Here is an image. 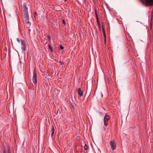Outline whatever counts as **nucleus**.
<instances>
[{
	"instance_id": "f257e3e1",
	"label": "nucleus",
	"mask_w": 153,
	"mask_h": 153,
	"mask_svg": "<svg viewBox=\"0 0 153 153\" xmlns=\"http://www.w3.org/2000/svg\"><path fill=\"white\" fill-rule=\"evenodd\" d=\"M21 7L23 10L24 16H26V17L27 18L29 15L27 10L28 8L26 6V4L25 3L22 6H21Z\"/></svg>"
},
{
	"instance_id": "f03ea898",
	"label": "nucleus",
	"mask_w": 153,
	"mask_h": 153,
	"mask_svg": "<svg viewBox=\"0 0 153 153\" xmlns=\"http://www.w3.org/2000/svg\"><path fill=\"white\" fill-rule=\"evenodd\" d=\"M110 146L111 149L113 150H115L116 148V142L114 140L111 141L109 142Z\"/></svg>"
},
{
	"instance_id": "7ed1b4c3",
	"label": "nucleus",
	"mask_w": 153,
	"mask_h": 153,
	"mask_svg": "<svg viewBox=\"0 0 153 153\" xmlns=\"http://www.w3.org/2000/svg\"><path fill=\"white\" fill-rule=\"evenodd\" d=\"M110 118V117L108 115H105L104 118V125L107 126L108 125V121Z\"/></svg>"
},
{
	"instance_id": "20e7f679",
	"label": "nucleus",
	"mask_w": 153,
	"mask_h": 153,
	"mask_svg": "<svg viewBox=\"0 0 153 153\" xmlns=\"http://www.w3.org/2000/svg\"><path fill=\"white\" fill-rule=\"evenodd\" d=\"M36 78V71L35 70L33 71V81L35 84H36L37 83Z\"/></svg>"
},
{
	"instance_id": "39448f33",
	"label": "nucleus",
	"mask_w": 153,
	"mask_h": 153,
	"mask_svg": "<svg viewBox=\"0 0 153 153\" xmlns=\"http://www.w3.org/2000/svg\"><path fill=\"white\" fill-rule=\"evenodd\" d=\"M145 1L147 6L153 5V0H145Z\"/></svg>"
},
{
	"instance_id": "423d86ee",
	"label": "nucleus",
	"mask_w": 153,
	"mask_h": 153,
	"mask_svg": "<svg viewBox=\"0 0 153 153\" xmlns=\"http://www.w3.org/2000/svg\"><path fill=\"white\" fill-rule=\"evenodd\" d=\"M78 93L80 97H81L83 95V91L81 90L80 88H78L77 89Z\"/></svg>"
},
{
	"instance_id": "0eeeda50",
	"label": "nucleus",
	"mask_w": 153,
	"mask_h": 153,
	"mask_svg": "<svg viewBox=\"0 0 153 153\" xmlns=\"http://www.w3.org/2000/svg\"><path fill=\"white\" fill-rule=\"evenodd\" d=\"M26 43H25L24 44L21 45V49L22 50V51H24L25 53V51L26 50Z\"/></svg>"
},
{
	"instance_id": "6e6552de",
	"label": "nucleus",
	"mask_w": 153,
	"mask_h": 153,
	"mask_svg": "<svg viewBox=\"0 0 153 153\" xmlns=\"http://www.w3.org/2000/svg\"><path fill=\"white\" fill-rule=\"evenodd\" d=\"M104 27V26H103V25L102 24V32L104 37V39L105 40L106 39V34L105 33V30Z\"/></svg>"
},
{
	"instance_id": "1a4fd4ad",
	"label": "nucleus",
	"mask_w": 153,
	"mask_h": 153,
	"mask_svg": "<svg viewBox=\"0 0 153 153\" xmlns=\"http://www.w3.org/2000/svg\"><path fill=\"white\" fill-rule=\"evenodd\" d=\"M24 17H25V22L26 23H29V15H28L27 18L26 17V16H24Z\"/></svg>"
},
{
	"instance_id": "9d476101",
	"label": "nucleus",
	"mask_w": 153,
	"mask_h": 153,
	"mask_svg": "<svg viewBox=\"0 0 153 153\" xmlns=\"http://www.w3.org/2000/svg\"><path fill=\"white\" fill-rule=\"evenodd\" d=\"M51 136L52 137H53V135L54 132V127L53 126H52V128L51 129Z\"/></svg>"
},
{
	"instance_id": "9b49d317",
	"label": "nucleus",
	"mask_w": 153,
	"mask_h": 153,
	"mask_svg": "<svg viewBox=\"0 0 153 153\" xmlns=\"http://www.w3.org/2000/svg\"><path fill=\"white\" fill-rule=\"evenodd\" d=\"M48 48L50 49V51L51 53H53V49L52 47L50 45H48Z\"/></svg>"
},
{
	"instance_id": "f8f14e48",
	"label": "nucleus",
	"mask_w": 153,
	"mask_h": 153,
	"mask_svg": "<svg viewBox=\"0 0 153 153\" xmlns=\"http://www.w3.org/2000/svg\"><path fill=\"white\" fill-rule=\"evenodd\" d=\"M94 11H95V14L96 15L97 20H98L99 19V18H98V15H97V11L96 10H95Z\"/></svg>"
},
{
	"instance_id": "ddd939ff",
	"label": "nucleus",
	"mask_w": 153,
	"mask_h": 153,
	"mask_svg": "<svg viewBox=\"0 0 153 153\" xmlns=\"http://www.w3.org/2000/svg\"><path fill=\"white\" fill-rule=\"evenodd\" d=\"M153 20H151V21L150 23V27L151 28V29H152V23H153Z\"/></svg>"
},
{
	"instance_id": "4468645a",
	"label": "nucleus",
	"mask_w": 153,
	"mask_h": 153,
	"mask_svg": "<svg viewBox=\"0 0 153 153\" xmlns=\"http://www.w3.org/2000/svg\"><path fill=\"white\" fill-rule=\"evenodd\" d=\"M21 45H22L25 43V41L24 40L21 39Z\"/></svg>"
},
{
	"instance_id": "2eb2a0df",
	"label": "nucleus",
	"mask_w": 153,
	"mask_h": 153,
	"mask_svg": "<svg viewBox=\"0 0 153 153\" xmlns=\"http://www.w3.org/2000/svg\"><path fill=\"white\" fill-rule=\"evenodd\" d=\"M97 22L98 25V27H99V28H100V27H101V25H100V24L99 23V19L98 20H97Z\"/></svg>"
},
{
	"instance_id": "dca6fc26",
	"label": "nucleus",
	"mask_w": 153,
	"mask_h": 153,
	"mask_svg": "<svg viewBox=\"0 0 153 153\" xmlns=\"http://www.w3.org/2000/svg\"><path fill=\"white\" fill-rule=\"evenodd\" d=\"M48 38L49 40V41L50 42H51V37L49 35H47Z\"/></svg>"
},
{
	"instance_id": "f3484780",
	"label": "nucleus",
	"mask_w": 153,
	"mask_h": 153,
	"mask_svg": "<svg viewBox=\"0 0 153 153\" xmlns=\"http://www.w3.org/2000/svg\"><path fill=\"white\" fill-rule=\"evenodd\" d=\"M88 147L87 146L86 144H85L84 147V150H86L88 149Z\"/></svg>"
},
{
	"instance_id": "a211bd4d",
	"label": "nucleus",
	"mask_w": 153,
	"mask_h": 153,
	"mask_svg": "<svg viewBox=\"0 0 153 153\" xmlns=\"http://www.w3.org/2000/svg\"><path fill=\"white\" fill-rule=\"evenodd\" d=\"M59 47L61 50H62L64 49V47L61 45H59Z\"/></svg>"
},
{
	"instance_id": "6ab92c4d",
	"label": "nucleus",
	"mask_w": 153,
	"mask_h": 153,
	"mask_svg": "<svg viewBox=\"0 0 153 153\" xmlns=\"http://www.w3.org/2000/svg\"><path fill=\"white\" fill-rule=\"evenodd\" d=\"M153 14H151V20H153Z\"/></svg>"
},
{
	"instance_id": "aec40b11",
	"label": "nucleus",
	"mask_w": 153,
	"mask_h": 153,
	"mask_svg": "<svg viewBox=\"0 0 153 153\" xmlns=\"http://www.w3.org/2000/svg\"><path fill=\"white\" fill-rule=\"evenodd\" d=\"M62 23V24H63L64 25H65V21L63 19Z\"/></svg>"
},
{
	"instance_id": "412c9836",
	"label": "nucleus",
	"mask_w": 153,
	"mask_h": 153,
	"mask_svg": "<svg viewBox=\"0 0 153 153\" xmlns=\"http://www.w3.org/2000/svg\"><path fill=\"white\" fill-rule=\"evenodd\" d=\"M8 153H10V147H9L8 149Z\"/></svg>"
},
{
	"instance_id": "4be33fe9",
	"label": "nucleus",
	"mask_w": 153,
	"mask_h": 153,
	"mask_svg": "<svg viewBox=\"0 0 153 153\" xmlns=\"http://www.w3.org/2000/svg\"><path fill=\"white\" fill-rule=\"evenodd\" d=\"M17 40L18 41V42L19 43L20 42H21V39H20L19 38H18L17 39Z\"/></svg>"
},
{
	"instance_id": "5701e85b",
	"label": "nucleus",
	"mask_w": 153,
	"mask_h": 153,
	"mask_svg": "<svg viewBox=\"0 0 153 153\" xmlns=\"http://www.w3.org/2000/svg\"><path fill=\"white\" fill-rule=\"evenodd\" d=\"M59 62L60 63L61 65H62L64 64V62L61 61V60L59 61Z\"/></svg>"
},
{
	"instance_id": "b1692460",
	"label": "nucleus",
	"mask_w": 153,
	"mask_h": 153,
	"mask_svg": "<svg viewBox=\"0 0 153 153\" xmlns=\"http://www.w3.org/2000/svg\"><path fill=\"white\" fill-rule=\"evenodd\" d=\"M3 153H6L5 152V149L4 148V150H3Z\"/></svg>"
},
{
	"instance_id": "393cba45",
	"label": "nucleus",
	"mask_w": 153,
	"mask_h": 153,
	"mask_svg": "<svg viewBox=\"0 0 153 153\" xmlns=\"http://www.w3.org/2000/svg\"><path fill=\"white\" fill-rule=\"evenodd\" d=\"M72 108H73V109H74V106H72Z\"/></svg>"
},
{
	"instance_id": "a878e982",
	"label": "nucleus",
	"mask_w": 153,
	"mask_h": 153,
	"mask_svg": "<svg viewBox=\"0 0 153 153\" xmlns=\"http://www.w3.org/2000/svg\"><path fill=\"white\" fill-rule=\"evenodd\" d=\"M104 41H105V44H106V40H104Z\"/></svg>"
},
{
	"instance_id": "bb28decb",
	"label": "nucleus",
	"mask_w": 153,
	"mask_h": 153,
	"mask_svg": "<svg viewBox=\"0 0 153 153\" xmlns=\"http://www.w3.org/2000/svg\"><path fill=\"white\" fill-rule=\"evenodd\" d=\"M151 14H153V11H152Z\"/></svg>"
},
{
	"instance_id": "cd10ccee",
	"label": "nucleus",
	"mask_w": 153,
	"mask_h": 153,
	"mask_svg": "<svg viewBox=\"0 0 153 153\" xmlns=\"http://www.w3.org/2000/svg\"><path fill=\"white\" fill-rule=\"evenodd\" d=\"M64 1H65H65H66V0H64Z\"/></svg>"
},
{
	"instance_id": "c85d7f7f",
	"label": "nucleus",
	"mask_w": 153,
	"mask_h": 153,
	"mask_svg": "<svg viewBox=\"0 0 153 153\" xmlns=\"http://www.w3.org/2000/svg\"><path fill=\"white\" fill-rule=\"evenodd\" d=\"M142 3L144 4V2H143V1H142Z\"/></svg>"
},
{
	"instance_id": "c756f323",
	"label": "nucleus",
	"mask_w": 153,
	"mask_h": 153,
	"mask_svg": "<svg viewBox=\"0 0 153 153\" xmlns=\"http://www.w3.org/2000/svg\"><path fill=\"white\" fill-rule=\"evenodd\" d=\"M36 13H35V15H36Z\"/></svg>"
}]
</instances>
